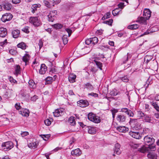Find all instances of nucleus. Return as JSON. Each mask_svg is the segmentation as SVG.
<instances>
[{
	"label": "nucleus",
	"mask_w": 159,
	"mask_h": 159,
	"mask_svg": "<svg viewBox=\"0 0 159 159\" xmlns=\"http://www.w3.org/2000/svg\"><path fill=\"white\" fill-rule=\"evenodd\" d=\"M87 130L89 134H94L96 132V128L93 127L88 126Z\"/></svg>",
	"instance_id": "obj_22"
},
{
	"label": "nucleus",
	"mask_w": 159,
	"mask_h": 159,
	"mask_svg": "<svg viewBox=\"0 0 159 159\" xmlns=\"http://www.w3.org/2000/svg\"><path fill=\"white\" fill-rule=\"evenodd\" d=\"M144 120L146 122H151L152 120L151 117L148 115H145L144 116Z\"/></svg>",
	"instance_id": "obj_36"
},
{
	"label": "nucleus",
	"mask_w": 159,
	"mask_h": 159,
	"mask_svg": "<svg viewBox=\"0 0 159 159\" xmlns=\"http://www.w3.org/2000/svg\"><path fill=\"white\" fill-rule=\"evenodd\" d=\"M117 129L120 132L125 133L128 130V128L125 126H120L117 127Z\"/></svg>",
	"instance_id": "obj_21"
},
{
	"label": "nucleus",
	"mask_w": 159,
	"mask_h": 159,
	"mask_svg": "<svg viewBox=\"0 0 159 159\" xmlns=\"http://www.w3.org/2000/svg\"><path fill=\"white\" fill-rule=\"evenodd\" d=\"M129 134L134 138L139 139L141 138V134L139 132H135L131 131L129 132Z\"/></svg>",
	"instance_id": "obj_10"
},
{
	"label": "nucleus",
	"mask_w": 159,
	"mask_h": 159,
	"mask_svg": "<svg viewBox=\"0 0 159 159\" xmlns=\"http://www.w3.org/2000/svg\"><path fill=\"white\" fill-rule=\"evenodd\" d=\"M47 70V67L44 64L41 65L40 69L39 70V73L40 74H44L46 73Z\"/></svg>",
	"instance_id": "obj_11"
},
{
	"label": "nucleus",
	"mask_w": 159,
	"mask_h": 159,
	"mask_svg": "<svg viewBox=\"0 0 159 159\" xmlns=\"http://www.w3.org/2000/svg\"><path fill=\"white\" fill-rule=\"evenodd\" d=\"M147 19H146V18L144 16L143 17H139L138 18V22L142 24H144L145 25L146 24V20Z\"/></svg>",
	"instance_id": "obj_24"
},
{
	"label": "nucleus",
	"mask_w": 159,
	"mask_h": 159,
	"mask_svg": "<svg viewBox=\"0 0 159 159\" xmlns=\"http://www.w3.org/2000/svg\"><path fill=\"white\" fill-rule=\"evenodd\" d=\"M63 109H58L56 110L55 111L53 112L54 116L57 117L62 115L63 113Z\"/></svg>",
	"instance_id": "obj_15"
},
{
	"label": "nucleus",
	"mask_w": 159,
	"mask_h": 159,
	"mask_svg": "<svg viewBox=\"0 0 159 159\" xmlns=\"http://www.w3.org/2000/svg\"><path fill=\"white\" fill-rule=\"evenodd\" d=\"M76 77V76L75 74L73 73L70 74L68 78L69 81L71 83L75 82Z\"/></svg>",
	"instance_id": "obj_20"
},
{
	"label": "nucleus",
	"mask_w": 159,
	"mask_h": 159,
	"mask_svg": "<svg viewBox=\"0 0 159 159\" xmlns=\"http://www.w3.org/2000/svg\"><path fill=\"white\" fill-rule=\"evenodd\" d=\"M20 34V31L17 30H15L13 31L12 32V34L13 37L15 38H18Z\"/></svg>",
	"instance_id": "obj_23"
},
{
	"label": "nucleus",
	"mask_w": 159,
	"mask_h": 159,
	"mask_svg": "<svg viewBox=\"0 0 159 159\" xmlns=\"http://www.w3.org/2000/svg\"><path fill=\"white\" fill-rule=\"evenodd\" d=\"M121 80L124 82H128L129 79L126 76H125L121 78Z\"/></svg>",
	"instance_id": "obj_53"
},
{
	"label": "nucleus",
	"mask_w": 159,
	"mask_h": 159,
	"mask_svg": "<svg viewBox=\"0 0 159 159\" xmlns=\"http://www.w3.org/2000/svg\"><path fill=\"white\" fill-rule=\"evenodd\" d=\"M85 43L86 44L89 45L92 43L91 39H87L85 41Z\"/></svg>",
	"instance_id": "obj_58"
},
{
	"label": "nucleus",
	"mask_w": 159,
	"mask_h": 159,
	"mask_svg": "<svg viewBox=\"0 0 159 159\" xmlns=\"http://www.w3.org/2000/svg\"><path fill=\"white\" fill-rule=\"evenodd\" d=\"M129 110V109L126 108H123L121 109V111L127 114V113L128 112Z\"/></svg>",
	"instance_id": "obj_57"
},
{
	"label": "nucleus",
	"mask_w": 159,
	"mask_h": 159,
	"mask_svg": "<svg viewBox=\"0 0 159 159\" xmlns=\"http://www.w3.org/2000/svg\"><path fill=\"white\" fill-rule=\"evenodd\" d=\"M45 5L47 6V7H51L50 4V3L47 1H43Z\"/></svg>",
	"instance_id": "obj_54"
},
{
	"label": "nucleus",
	"mask_w": 159,
	"mask_h": 159,
	"mask_svg": "<svg viewBox=\"0 0 159 159\" xmlns=\"http://www.w3.org/2000/svg\"><path fill=\"white\" fill-rule=\"evenodd\" d=\"M8 79L11 83H15L16 82V80L14 79L11 76H10L8 77Z\"/></svg>",
	"instance_id": "obj_60"
},
{
	"label": "nucleus",
	"mask_w": 159,
	"mask_h": 159,
	"mask_svg": "<svg viewBox=\"0 0 159 159\" xmlns=\"http://www.w3.org/2000/svg\"><path fill=\"white\" fill-rule=\"evenodd\" d=\"M147 157L149 159H157V155L155 153H150L148 154Z\"/></svg>",
	"instance_id": "obj_29"
},
{
	"label": "nucleus",
	"mask_w": 159,
	"mask_h": 159,
	"mask_svg": "<svg viewBox=\"0 0 159 159\" xmlns=\"http://www.w3.org/2000/svg\"><path fill=\"white\" fill-rule=\"evenodd\" d=\"M13 17L12 15L10 13H6L4 14L1 18V20L3 22H6L11 20Z\"/></svg>",
	"instance_id": "obj_6"
},
{
	"label": "nucleus",
	"mask_w": 159,
	"mask_h": 159,
	"mask_svg": "<svg viewBox=\"0 0 159 159\" xmlns=\"http://www.w3.org/2000/svg\"><path fill=\"white\" fill-rule=\"evenodd\" d=\"M57 11L56 10L52 11L49 12L48 16V20L50 21L53 22L56 18L57 15Z\"/></svg>",
	"instance_id": "obj_5"
},
{
	"label": "nucleus",
	"mask_w": 159,
	"mask_h": 159,
	"mask_svg": "<svg viewBox=\"0 0 159 159\" xmlns=\"http://www.w3.org/2000/svg\"><path fill=\"white\" fill-rule=\"evenodd\" d=\"M13 146V143L10 141L3 143L2 144L3 149L5 151H8L11 149Z\"/></svg>",
	"instance_id": "obj_3"
},
{
	"label": "nucleus",
	"mask_w": 159,
	"mask_h": 159,
	"mask_svg": "<svg viewBox=\"0 0 159 159\" xmlns=\"http://www.w3.org/2000/svg\"><path fill=\"white\" fill-rule=\"evenodd\" d=\"M155 149V146L153 143L152 144H149L148 147L143 146L141 148H139L138 151L144 153L150 151H154Z\"/></svg>",
	"instance_id": "obj_1"
},
{
	"label": "nucleus",
	"mask_w": 159,
	"mask_h": 159,
	"mask_svg": "<svg viewBox=\"0 0 159 159\" xmlns=\"http://www.w3.org/2000/svg\"><path fill=\"white\" fill-rule=\"evenodd\" d=\"M88 118L90 121L96 123H98L100 122L99 117L92 113H90L88 114Z\"/></svg>",
	"instance_id": "obj_2"
},
{
	"label": "nucleus",
	"mask_w": 159,
	"mask_h": 159,
	"mask_svg": "<svg viewBox=\"0 0 159 159\" xmlns=\"http://www.w3.org/2000/svg\"><path fill=\"white\" fill-rule=\"evenodd\" d=\"M82 153L81 151L79 148H77L74 150H73L71 152V154L72 156H79L81 155Z\"/></svg>",
	"instance_id": "obj_17"
},
{
	"label": "nucleus",
	"mask_w": 159,
	"mask_h": 159,
	"mask_svg": "<svg viewBox=\"0 0 159 159\" xmlns=\"http://www.w3.org/2000/svg\"><path fill=\"white\" fill-rule=\"evenodd\" d=\"M94 62L96 64L97 66L99 68L100 70H102V64L100 61H96L94 60Z\"/></svg>",
	"instance_id": "obj_37"
},
{
	"label": "nucleus",
	"mask_w": 159,
	"mask_h": 159,
	"mask_svg": "<svg viewBox=\"0 0 159 159\" xmlns=\"http://www.w3.org/2000/svg\"><path fill=\"white\" fill-rule=\"evenodd\" d=\"M66 31L67 32L68 34V36L70 37L72 32V30L69 28H66Z\"/></svg>",
	"instance_id": "obj_52"
},
{
	"label": "nucleus",
	"mask_w": 159,
	"mask_h": 159,
	"mask_svg": "<svg viewBox=\"0 0 159 159\" xmlns=\"http://www.w3.org/2000/svg\"><path fill=\"white\" fill-rule=\"evenodd\" d=\"M29 134V133L27 131L23 132L20 134L22 137H24L28 135Z\"/></svg>",
	"instance_id": "obj_61"
},
{
	"label": "nucleus",
	"mask_w": 159,
	"mask_h": 159,
	"mask_svg": "<svg viewBox=\"0 0 159 159\" xmlns=\"http://www.w3.org/2000/svg\"><path fill=\"white\" fill-rule=\"evenodd\" d=\"M17 46L18 48H20L22 49L25 50L26 48V45L25 43L21 42L17 44Z\"/></svg>",
	"instance_id": "obj_30"
},
{
	"label": "nucleus",
	"mask_w": 159,
	"mask_h": 159,
	"mask_svg": "<svg viewBox=\"0 0 159 159\" xmlns=\"http://www.w3.org/2000/svg\"><path fill=\"white\" fill-rule=\"evenodd\" d=\"M28 84L29 87L31 88L34 89L36 87L35 83L32 80H30L28 82Z\"/></svg>",
	"instance_id": "obj_31"
},
{
	"label": "nucleus",
	"mask_w": 159,
	"mask_h": 159,
	"mask_svg": "<svg viewBox=\"0 0 159 159\" xmlns=\"http://www.w3.org/2000/svg\"><path fill=\"white\" fill-rule=\"evenodd\" d=\"M15 106L16 109L17 110H19L21 108V106L19 103H16Z\"/></svg>",
	"instance_id": "obj_56"
},
{
	"label": "nucleus",
	"mask_w": 159,
	"mask_h": 159,
	"mask_svg": "<svg viewBox=\"0 0 159 159\" xmlns=\"http://www.w3.org/2000/svg\"><path fill=\"white\" fill-rule=\"evenodd\" d=\"M19 113L23 116H28L29 115L30 112L27 109L22 108L19 111Z\"/></svg>",
	"instance_id": "obj_14"
},
{
	"label": "nucleus",
	"mask_w": 159,
	"mask_h": 159,
	"mask_svg": "<svg viewBox=\"0 0 159 159\" xmlns=\"http://www.w3.org/2000/svg\"><path fill=\"white\" fill-rule=\"evenodd\" d=\"M52 26L56 29H61L62 27V25L61 24L58 23L54 24Z\"/></svg>",
	"instance_id": "obj_41"
},
{
	"label": "nucleus",
	"mask_w": 159,
	"mask_h": 159,
	"mask_svg": "<svg viewBox=\"0 0 159 159\" xmlns=\"http://www.w3.org/2000/svg\"><path fill=\"white\" fill-rule=\"evenodd\" d=\"M53 2V6H54V5L55 4H57L58 3H59L60 2H61V0H53L52 1Z\"/></svg>",
	"instance_id": "obj_62"
},
{
	"label": "nucleus",
	"mask_w": 159,
	"mask_h": 159,
	"mask_svg": "<svg viewBox=\"0 0 159 159\" xmlns=\"http://www.w3.org/2000/svg\"><path fill=\"white\" fill-rule=\"evenodd\" d=\"M151 15V12L149 9L145 8L143 11V16L146 19H149Z\"/></svg>",
	"instance_id": "obj_8"
},
{
	"label": "nucleus",
	"mask_w": 159,
	"mask_h": 159,
	"mask_svg": "<svg viewBox=\"0 0 159 159\" xmlns=\"http://www.w3.org/2000/svg\"><path fill=\"white\" fill-rule=\"evenodd\" d=\"M75 118L73 116L70 117L68 120V122L71 125H75L76 122L75 121Z\"/></svg>",
	"instance_id": "obj_26"
},
{
	"label": "nucleus",
	"mask_w": 159,
	"mask_h": 159,
	"mask_svg": "<svg viewBox=\"0 0 159 159\" xmlns=\"http://www.w3.org/2000/svg\"><path fill=\"white\" fill-rule=\"evenodd\" d=\"M38 99V97L36 95H34V96L31 97V100L32 101H35L36 100Z\"/></svg>",
	"instance_id": "obj_63"
},
{
	"label": "nucleus",
	"mask_w": 159,
	"mask_h": 159,
	"mask_svg": "<svg viewBox=\"0 0 159 159\" xmlns=\"http://www.w3.org/2000/svg\"><path fill=\"white\" fill-rule=\"evenodd\" d=\"M40 136L45 141H47L50 137V135L49 134L41 135Z\"/></svg>",
	"instance_id": "obj_43"
},
{
	"label": "nucleus",
	"mask_w": 159,
	"mask_h": 159,
	"mask_svg": "<svg viewBox=\"0 0 159 159\" xmlns=\"http://www.w3.org/2000/svg\"><path fill=\"white\" fill-rule=\"evenodd\" d=\"M7 34V30L6 28L3 27L0 28V36L2 37H5Z\"/></svg>",
	"instance_id": "obj_18"
},
{
	"label": "nucleus",
	"mask_w": 159,
	"mask_h": 159,
	"mask_svg": "<svg viewBox=\"0 0 159 159\" xmlns=\"http://www.w3.org/2000/svg\"><path fill=\"white\" fill-rule=\"evenodd\" d=\"M38 45L39 46V48L40 49L43 46V42L41 40H40L39 41Z\"/></svg>",
	"instance_id": "obj_64"
},
{
	"label": "nucleus",
	"mask_w": 159,
	"mask_h": 159,
	"mask_svg": "<svg viewBox=\"0 0 159 159\" xmlns=\"http://www.w3.org/2000/svg\"><path fill=\"white\" fill-rule=\"evenodd\" d=\"M29 22L35 26H39L40 25L41 22L38 19L37 17H30L29 20Z\"/></svg>",
	"instance_id": "obj_4"
},
{
	"label": "nucleus",
	"mask_w": 159,
	"mask_h": 159,
	"mask_svg": "<svg viewBox=\"0 0 159 159\" xmlns=\"http://www.w3.org/2000/svg\"><path fill=\"white\" fill-rule=\"evenodd\" d=\"M2 7L4 9L9 11L11 9V7H12V5L11 3H9L7 1H4L2 4Z\"/></svg>",
	"instance_id": "obj_12"
},
{
	"label": "nucleus",
	"mask_w": 159,
	"mask_h": 159,
	"mask_svg": "<svg viewBox=\"0 0 159 159\" xmlns=\"http://www.w3.org/2000/svg\"><path fill=\"white\" fill-rule=\"evenodd\" d=\"M92 41V44H95L97 43L98 41V39L96 37H94L91 38Z\"/></svg>",
	"instance_id": "obj_42"
},
{
	"label": "nucleus",
	"mask_w": 159,
	"mask_h": 159,
	"mask_svg": "<svg viewBox=\"0 0 159 159\" xmlns=\"http://www.w3.org/2000/svg\"><path fill=\"white\" fill-rule=\"evenodd\" d=\"M150 103L157 111L159 112V106L157 102L152 101Z\"/></svg>",
	"instance_id": "obj_27"
},
{
	"label": "nucleus",
	"mask_w": 159,
	"mask_h": 159,
	"mask_svg": "<svg viewBox=\"0 0 159 159\" xmlns=\"http://www.w3.org/2000/svg\"><path fill=\"white\" fill-rule=\"evenodd\" d=\"M145 115L142 111H138L137 112V116L138 117H144Z\"/></svg>",
	"instance_id": "obj_46"
},
{
	"label": "nucleus",
	"mask_w": 159,
	"mask_h": 159,
	"mask_svg": "<svg viewBox=\"0 0 159 159\" xmlns=\"http://www.w3.org/2000/svg\"><path fill=\"white\" fill-rule=\"evenodd\" d=\"M20 67L19 65H16L15 68V71L16 74H19L20 72Z\"/></svg>",
	"instance_id": "obj_48"
},
{
	"label": "nucleus",
	"mask_w": 159,
	"mask_h": 159,
	"mask_svg": "<svg viewBox=\"0 0 159 159\" xmlns=\"http://www.w3.org/2000/svg\"><path fill=\"white\" fill-rule=\"evenodd\" d=\"M116 119L118 121L120 122H123L125 121L126 117L124 115L120 114L117 116Z\"/></svg>",
	"instance_id": "obj_13"
},
{
	"label": "nucleus",
	"mask_w": 159,
	"mask_h": 159,
	"mask_svg": "<svg viewBox=\"0 0 159 159\" xmlns=\"http://www.w3.org/2000/svg\"><path fill=\"white\" fill-rule=\"evenodd\" d=\"M113 22L112 19H110L108 20H105L103 21V23L108 25H109L111 26Z\"/></svg>",
	"instance_id": "obj_44"
},
{
	"label": "nucleus",
	"mask_w": 159,
	"mask_h": 159,
	"mask_svg": "<svg viewBox=\"0 0 159 159\" xmlns=\"http://www.w3.org/2000/svg\"><path fill=\"white\" fill-rule=\"evenodd\" d=\"M120 145L118 143H116L115 144L114 148V153H116L117 155H120L121 153V151L120 150Z\"/></svg>",
	"instance_id": "obj_16"
},
{
	"label": "nucleus",
	"mask_w": 159,
	"mask_h": 159,
	"mask_svg": "<svg viewBox=\"0 0 159 159\" xmlns=\"http://www.w3.org/2000/svg\"><path fill=\"white\" fill-rule=\"evenodd\" d=\"M111 111L112 115V117L113 118H114L115 117L116 113L118 112V110L117 109H113L111 110Z\"/></svg>",
	"instance_id": "obj_47"
},
{
	"label": "nucleus",
	"mask_w": 159,
	"mask_h": 159,
	"mask_svg": "<svg viewBox=\"0 0 159 159\" xmlns=\"http://www.w3.org/2000/svg\"><path fill=\"white\" fill-rule=\"evenodd\" d=\"M127 114L130 117H133L134 116V114L133 112L131 111L130 110H129L128 111V112L126 114Z\"/></svg>",
	"instance_id": "obj_51"
},
{
	"label": "nucleus",
	"mask_w": 159,
	"mask_h": 159,
	"mask_svg": "<svg viewBox=\"0 0 159 159\" xmlns=\"http://www.w3.org/2000/svg\"><path fill=\"white\" fill-rule=\"evenodd\" d=\"M152 57L151 56L146 55L144 58V61L147 64L152 59Z\"/></svg>",
	"instance_id": "obj_33"
},
{
	"label": "nucleus",
	"mask_w": 159,
	"mask_h": 159,
	"mask_svg": "<svg viewBox=\"0 0 159 159\" xmlns=\"http://www.w3.org/2000/svg\"><path fill=\"white\" fill-rule=\"evenodd\" d=\"M40 6V5L39 4H34L32 5L31 7L32 12L34 13L35 12V11L37 10V8L39 7Z\"/></svg>",
	"instance_id": "obj_28"
},
{
	"label": "nucleus",
	"mask_w": 159,
	"mask_h": 159,
	"mask_svg": "<svg viewBox=\"0 0 159 159\" xmlns=\"http://www.w3.org/2000/svg\"><path fill=\"white\" fill-rule=\"evenodd\" d=\"M83 86L84 89L86 88L90 91H92L94 89L93 86L89 83H87L84 84Z\"/></svg>",
	"instance_id": "obj_19"
},
{
	"label": "nucleus",
	"mask_w": 159,
	"mask_h": 159,
	"mask_svg": "<svg viewBox=\"0 0 159 159\" xmlns=\"http://www.w3.org/2000/svg\"><path fill=\"white\" fill-rule=\"evenodd\" d=\"M139 27V25L134 24L129 25L128 26V28L129 29H131L132 30L136 29Z\"/></svg>",
	"instance_id": "obj_34"
},
{
	"label": "nucleus",
	"mask_w": 159,
	"mask_h": 159,
	"mask_svg": "<svg viewBox=\"0 0 159 159\" xmlns=\"http://www.w3.org/2000/svg\"><path fill=\"white\" fill-rule=\"evenodd\" d=\"M144 141L146 144H152L155 142V139L152 136L146 135L144 138Z\"/></svg>",
	"instance_id": "obj_7"
},
{
	"label": "nucleus",
	"mask_w": 159,
	"mask_h": 159,
	"mask_svg": "<svg viewBox=\"0 0 159 159\" xmlns=\"http://www.w3.org/2000/svg\"><path fill=\"white\" fill-rule=\"evenodd\" d=\"M62 40L64 44H67L68 41L67 35H64L62 37Z\"/></svg>",
	"instance_id": "obj_39"
},
{
	"label": "nucleus",
	"mask_w": 159,
	"mask_h": 159,
	"mask_svg": "<svg viewBox=\"0 0 159 159\" xmlns=\"http://www.w3.org/2000/svg\"><path fill=\"white\" fill-rule=\"evenodd\" d=\"M124 3L123 2H120L118 5V8L119 9V8L122 9L124 8Z\"/></svg>",
	"instance_id": "obj_59"
},
{
	"label": "nucleus",
	"mask_w": 159,
	"mask_h": 159,
	"mask_svg": "<svg viewBox=\"0 0 159 159\" xmlns=\"http://www.w3.org/2000/svg\"><path fill=\"white\" fill-rule=\"evenodd\" d=\"M20 94L23 97H26L28 96V94L26 89H23L20 91Z\"/></svg>",
	"instance_id": "obj_35"
},
{
	"label": "nucleus",
	"mask_w": 159,
	"mask_h": 159,
	"mask_svg": "<svg viewBox=\"0 0 159 159\" xmlns=\"http://www.w3.org/2000/svg\"><path fill=\"white\" fill-rule=\"evenodd\" d=\"M30 56L28 54H25V55L23 57V60L25 63V65H26V63L30 59Z\"/></svg>",
	"instance_id": "obj_32"
},
{
	"label": "nucleus",
	"mask_w": 159,
	"mask_h": 159,
	"mask_svg": "<svg viewBox=\"0 0 159 159\" xmlns=\"http://www.w3.org/2000/svg\"><path fill=\"white\" fill-rule=\"evenodd\" d=\"M53 80V78L51 77H48L45 79L46 83L47 84H50Z\"/></svg>",
	"instance_id": "obj_40"
},
{
	"label": "nucleus",
	"mask_w": 159,
	"mask_h": 159,
	"mask_svg": "<svg viewBox=\"0 0 159 159\" xmlns=\"http://www.w3.org/2000/svg\"><path fill=\"white\" fill-rule=\"evenodd\" d=\"M29 27H28L26 26L24 28H23L22 29V30L24 32L28 34L29 33Z\"/></svg>",
	"instance_id": "obj_49"
},
{
	"label": "nucleus",
	"mask_w": 159,
	"mask_h": 159,
	"mask_svg": "<svg viewBox=\"0 0 159 159\" xmlns=\"http://www.w3.org/2000/svg\"><path fill=\"white\" fill-rule=\"evenodd\" d=\"M77 104L81 107H84L89 105V103L86 101L81 100L77 102Z\"/></svg>",
	"instance_id": "obj_9"
},
{
	"label": "nucleus",
	"mask_w": 159,
	"mask_h": 159,
	"mask_svg": "<svg viewBox=\"0 0 159 159\" xmlns=\"http://www.w3.org/2000/svg\"><path fill=\"white\" fill-rule=\"evenodd\" d=\"M111 15L110 12H107L106 14L104 16L102 17V19L104 20L110 17Z\"/></svg>",
	"instance_id": "obj_45"
},
{
	"label": "nucleus",
	"mask_w": 159,
	"mask_h": 159,
	"mask_svg": "<svg viewBox=\"0 0 159 159\" xmlns=\"http://www.w3.org/2000/svg\"><path fill=\"white\" fill-rule=\"evenodd\" d=\"M45 124L47 126L50 125L51 123V121L49 119H47L44 121Z\"/></svg>",
	"instance_id": "obj_50"
},
{
	"label": "nucleus",
	"mask_w": 159,
	"mask_h": 159,
	"mask_svg": "<svg viewBox=\"0 0 159 159\" xmlns=\"http://www.w3.org/2000/svg\"><path fill=\"white\" fill-rule=\"evenodd\" d=\"M120 11L118 8H117L112 11V14L114 16H116L119 14Z\"/></svg>",
	"instance_id": "obj_38"
},
{
	"label": "nucleus",
	"mask_w": 159,
	"mask_h": 159,
	"mask_svg": "<svg viewBox=\"0 0 159 159\" xmlns=\"http://www.w3.org/2000/svg\"><path fill=\"white\" fill-rule=\"evenodd\" d=\"M38 145V142L37 141L31 142L28 144V146L29 147L33 149L36 148Z\"/></svg>",
	"instance_id": "obj_25"
},
{
	"label": "nucleus",
	"mask_w": 159,
	"mask_h": 159,
	"mask_svg": "<svg viewBox=\"0 0 159 159\" xmlns=\"http://www.w3.org/2000/svg\"><path fill=\"white\" fill-rule=\"evenodd\" d=\"M150 131L149 129H145L143 130V134H148V133H150Z\"/></svg>",
	"instance_id": "obj_55"
}]
</instances>
